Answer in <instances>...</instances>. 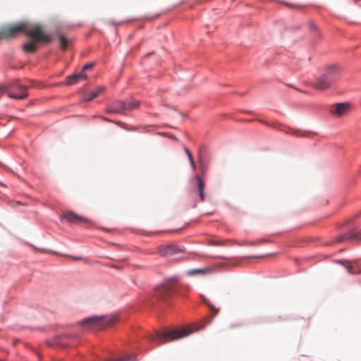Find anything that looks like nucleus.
Masks as SVG:
<instances>
[{
  "label": "nucleus",
  "instance_id": "obj_3",
  "mask_svg": "<svg viewBox=\"0 0 361 361\" xmlns=\"http://www.w3.org/2000/svg\"><path fill=\"white\" fill-rule=\"evenodd\" d=\"M203 327L204 325L197 326L195 329L192 326L178 328L165 333L157 332L155 336H152L151 338L154 341H157L159 343H163L169 341H174L185 337Z\"/></svg>",
  "mask_w": 361,
  "mask_h": 361
},
{
  "label": "nucleus",
  "instance_id": "obj_20",
  "mask_svg": "<svg viewBox=\"0 0 361 361\" xmlns=\"http://www.w3.org/2000/svg\"><path fill=\"white\" fill-rule=\"evenodd\" d=\"M107 111L111 113L120 114V110L114 107V104H112V106L107 109Z\"/></svg>",
  "mask_w": 361,
  "mask_h": 361
},
{
  "label": "nucleus",
  "instance_id": "obj_18",
  "mask_svg": "<svg viewBox=\"0 0 361 361\" xmlns=\"http://www.w3.org/2000/svg\"><path fill=\"white\" fill-rule=\"evenodd\" d=\"M59 42H60L61 48L63 50H65L68 47V39L66 38V37L63 35H59Z\"/></svg>",
  "mask_w": 361,
  "mask_h": 361
},
{
  "label": "nucleus",
  "instance_id": "obj_7",
  "mask_svg": "<svg viewBox=\"0 0 361 361\" xmlns=\"http://www.w3.org/2000/svg\"><path fill=\"white\" fill-rule=\"evenodd\" d=\"M157 252L162 257H171L174 255L184 252L185 250L176 244L170 243L157 247Z\"/></svg>",
  "mask_w": 361,
  "mask_h": 361
},
{
  "label": "nucleus",
  "instance_id": "obj_19",
  "mask_svg": "<svg viewBox=\"0 0 361 361\" xmlns=\"http://www.w3.org/2000/svg\"><path fill=\"white\" fill-rule=\"evenodd\" d=\"M94 66V63H86L82 66V71H85L92 69Z\"/></svg>",
  "mask_w": 361,
  "mask_h": 361
},
{
  "label": "nucleus",
  "instance_id": "obj_1",
  "mask_svg": "<svg viewBox=\"0 0 361 361\" xmlns=\"http://www.w3.org/2000/svg\"><path fill=\"white\" fill-rule=\"evenodd\" d=\"M20 33H24L30 39L23 45V49L25 53H34L39 43H49L52 40L42 25L27 21L4 26L0 30V39L12 38Z\"/></svg>",
  "mask_w": 361,
  "mask_h": 361
},
{
  "label": "nucleus",
  "instance_id": "obj_16",
  "mask_svg": "<svg viewBox=\"0 0 361 361\" xmlns=\"http://www.w3.org/2000/svg\"><path fill=\"white\" fill-rule=\"evenodd\" d=\"M339 263L343 265L345 267L348 273L351 274H355L357 272L354 269L353 267L350 265V262L348 261H339Z\"/></svg>",
  "mask_w": 361,
  "mask_h": 361
},
{
  "label": "nucleus",
  "instance_id": "obj_8",
  "mask_svg": "<svg viewBox=\"0 0 361 361\" xmlns=\"http://www.w3.org/2000/svg\"><path fill=\"white\" fill-rule=\"evenodd\" d=\"M350 111V104L348 102L336 103L331 105L330 114L337 118H340L348 114Z\"/></svg>",
  "mask_w": 361,
  "mask_h": 361
},
{
  "label": "nucleus",
  "instance_id": "obj_24",
  "mask_svg": "<svg viewBox=\"0 0 361 361\" xmlns=\"http://www.w3.org/2000/svg\"><path fill=\"white\" fill-rule=\"evenodd\" d=\"M288 133L295 134L298 135V131L293 129H289Z\"/></svg>",
  "mask_w": 361,
  "mask_h": 361
},
{
  "label": "nucleus",
  "instance_id": "obj_23",
  "mask_svg": "<svg viewBox=\"0 0 361 361\" xmlns=\"http://www.w3.org/2000/svg\"><path fill=\"white\" fill-rule=\"evenodd\" d=\"M248 245H257V241H250L246 243Z\"/></svg>",
  "mask_w": 361,
  "mask_h": 361
},
{
  "label": "nucleus",
  "instance_id": "obj_22",
  "mask_svg": "<svg viewBox=\"0 0 361 361\" xmlns=\"http://www.w3.org/2000/svg\"><path fill=\"white\" fill-rule=\"evenodd\" d=\"M184 151H185L186 155L188 156L189 160H192V159L193 157H192L190 150L187 147H184Z\"/></svg>",
  "mask_w": 361,
  "mask_h": 361
},
{
  "label": "nucleus",
  "instance_id": "obj_14",
  "mask_svg": "<svg viewBox=\"0 0 361 361\" xmlns=\"http://www.w3.org/2000/svg\"><path fill=\"white\" fill-rule=\"evenodd\" d=\"M212 271V269L211 268L207 267V268H203V269H190L188 271V275H190V276L197 275V274L205 275V274H211Z\"/></svg>",
  "mask_w": 361,
  "mask_h": 361
},
{
  "label": "nucleus",
  "instance_id": "obj_5",
  "mask_svg": "<svg viewBox=\"0 0 361 361\" xmlns=\"http://www.w3.org/2000/svg\"><path fill=\"white\" fill-rule=\"evenodd\" d=\"M178 276H172L166 279L163 283L157 286L154 290V296L157 300L167 302L173 294V290L178 283Z\"/></svg>",
  "mask_w": 361,
  "mask_h": 361
},
{
  "label": "nucleus",
  "instance_id": "obj_4",
  "mask_svg": "<svg viewBox=\"0 0 361 361\" xmlns=\"http://www.w3.org/2000/svg\"><path fill=\"white\" fill-rule=\"evenodd\" d=\"M117 321L116 315L93 316L82 320L80 324L86 330L102 329Z\"/></svg>",
  "mask_w": 361,
  "mask_h": 361
},
{
  "label": "nucleus",
  "instance_id": "obj_11",
  "mask_svg": "<svg viewBox=\"0 0 361 361\" xmlns=\"http://www.w3.org/2000/svg\"><path fill=\"white\" fill-rule=\"evenodd\" d=\"M86 78L87 75L82 72H80L66 77V84L68 85H71L80 80Z\"/></svg>",
  "mask_w": 361,
  "mask_h": 361
},
{
  "label": "nucleus",
  "instance_id": "obj_15",
  "mask_svg": "<svg viewBox=\"0 0 361 361\" xmlns=\"http://www.w3.org/2000/svg\"><path fill=\"white\" fill-rule=\"evenodd\" d=\"M114 106L120 110V114L123 111L127 110V102L126 101H117L114 103Z\"/></svg>",
  "mask_w": 361,
  "mask_h": 361
},
{
  "label": "nucleus",
  "instance_id": "obj_10",
  "mask_svg": "<svg viewBox=\"0 0 361 361\" xmlns=\"http://www.w3.org/2000/svg\"><path fill=\"white\" fill-rule=\"evenodd\" d=\"M361 240V231L357 233H348L337 238L336 241Z\"/></svg>",
  "mask_w": 361,
  "mask_h": 361
},
{
  "label": "nucleus",
  "instance_id": "obj_28",
  "mask_svg": "<svg viewBox=\"0 0 361 361\" xmlns=\"http://www.w3.org/2000/svg\"><path fill=\"white\" fill-rule=\"evenodd\" d=\"M171 139H173V140H176V137H175L174 135H172V136L171 137Z\"/></svg>",
  "mask_w": 361,
  "mask_h": 361
},
{
  "label": "nucleus",
  "instance_id": "obj_9",
  "mask_svg": "<svg viewBox=\"0 0 361 361\" xmlns=\"http://www.w3.org/2000/svg\"><path fill=\"white\" fill-rule=\"evenodd\" d=\"M61 218L71 224H90L91 221L72 212H65Z\"/></svg>",
  "mask_w": 361,
  "mask_h": 361
},
{
  "label": "nucleus",
  "instance_id": "obj_12",
  "mask_svg": "<svg viewBox=\"0 0 361 361\" xmlns=\"http://www.w3.org/2000/svg\"><path fill=\"white\" fill-rule=\"evenodd\" d=\"M197 181V187L199 192V196L202 202L204 201V183L203 180L200 176H197L196 178Z\"/></svg>",
  "mask_w": 361,
  "mask_h": 361
},
{
  "label": "nucleus",
  "instance_id": "obj_26",
  "mask_svg": "<svg viewBox=\"0 0 361 361\" xmlns=\"http://www.w3.org/2000/svg\"><path fill=\"white\" fill-rule=\"evenodd\" d=\"M264 242H266V240L264 239L259 240L258 241H257V245H258L259 243H264Z\"/></svg>",
  "mask_w": 361,
  "mask_h": 361
},
{
  "label": "nucleus",
  "instance_id": "obj_13",
  "mask_svg": "<svg viewBox=\"0 0 361 361\" xmlns=\"http://www.w3.org/2000/svg\"><path fill=\"white\" fill-rule=\"evenodd\" d=\"M104 88L102 87H97L95 90H93L88 92L85 97V101L90 102L96 98L102 91Z\"/></svg>",
  "mask_w": 361,
  "mask_h": 361
},
{
  "label": "nucleus",
  "instance_id": "obj_17",
  "mask_svg": "<svg viewBox=\"0 0 361 361\" xmlns=\"http://www.w3.org/2000/svg\"><path fill=\"white\" fill-rule=\"evenodd\" d=\"M140 106V102L137 100L127 102V110H133Z\"/></svg>",
  "mask_w": 361,
  "mask_h": 361
},
{
  "label": "nucleus",
  "instance_id": "obj_2",
  "mask_svg": "<svg viewBox=\"0 0 361 361\" xmlns=\"http://www.w3.org/2000/svg\"><path fill=\"white\" fill-rule=\"evenodd\" d=\"M340 75V68L337 65H329L324 68L323 73L316 79L312 87L319 91H324L331 87Z\"/></svg>",
  "mask_w": 361,
  "mask_h": 361
},
{
  "label": "nucleus",
  "instance_id": "obj_21",
  "mask_svg": "<svg viewBox=\"0 0 361 361\" xmlns=\"http://www.w3.org/2000/svg\"><path fill=\"white\" fill-rule=\"evenodd\" d=\"M209 308H210V311H211V312L212 314V317H213L218 314L219 310L216 309L214 305H210Z\"/></svg>",
  "mask_w": 361,
  "mask_h": 361
},
{
  "label": "nucleus",
  "instance_id": "obj_27",
  "mask_svg": "<svg viewBox=\"0 0 361 361\" xmlns=\"http://www.w3.org/2000/svg\"><path fill=\"white\" fill-rule=\"evenodd\" d=\"M212 245H221V243L219 241H214V242H212Z\"/></svg>",
  "mask_w": 361,
  "mask_h": 361
},
{
  "label": "nucleus",
  "instance_id": "obj_6",
  "mask_svg": "<svg viewBox=\"0 0 361 361\" xmlns=\"http://www.w3.org/2000/svg\"><path fill=\"white\" fill-rule=\"evenodd\" d=\"M10 92L8 95L10 98L16 99H25L28 97L27 88L20 84L18 80H15L9 84Z\"/></svg>",
  "mask_w": 361,
  "mask_h": 361
},
{
  "label": "nucleus",
  "instance_id": "obj_25",
  "mask_svg": "<svg viewBox=\"0 0 361 361\" xmlns=\"http://www.w3.org/2000/svg\"><path fill=\"white\" fill-rule=\"evenodd\" d=\"M189 161H190V164H191L192 167L193 169H195V161H194L193 158L192 159V160H189Z\"/></svg>",
  "mask_w": 361,
  "mask_h": 361
}]
</instances>
